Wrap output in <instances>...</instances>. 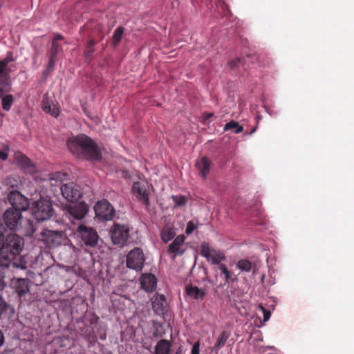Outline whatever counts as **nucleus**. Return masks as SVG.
<instances>
[{
  "label": "nucleus",
  "mask_w": 354,
  "mask_h": 354,
  "mask_svg": "<svg viewBox=\"0 0 354 354\" xmlns=\"http://www.w3.org/2000/svg\"><path fill=\"white\" fill-rule=\"evenodd\" d=\"M179 353H180V351H177V352H176V354H179Z\"/></svg>",
  "instance_id": "obj_53"
},
{
  "label": "nucleus",
  "mask_w": 354,
  "mask_h": 354,
  "mask_svg": "<svg viewBox=\"0 0 354 354\" xmlns=\"http://www.w3.org/2000/svg\"><path fill=\"white\" fill-rule=\"evenodd\" d=\"M64 37L61 35H56L52 41L51 47L49 51V55L50 57H56L57 55L58 51L59 48H61L60 45L59 44L58 41L59 40H62Z\"/></svg>",
  "instance_id": "obj_25"
},
{
  "label": "nucleus",
  "mask_w": 354,
  "mask_h": 354,
  "mask_svg": "<svg viewBox=\"0 0 354 354\" xmlns=\"http://www.w3.org/2000/svg\"><path fill=\"white\" fill-rule=\"evenodd\" d=\"M124 28L122 26L118 27L112 36V43L113 45L115 47L118 46V44L120 43L122 35L124 34Z\"/></svg>",
  "instance_id": "obj_30"
},
{
  "label": "nucleus",
  "mask_w": 354,
  "mask_h": 354,
  "mask_svg": "<svg viewBox=\"0 0 354 354\" xmlns=\"http://www.w3.org/2000/svg\"><path fill=\"white\" fill-rule=\"evenodd\" d=\"M195 166L201 178L205 179L210 171L212 161L208 156H201L197 159Z\"/></svg>",
  "instance_id": "obj_14"
},
{
  "label": "nucleus",
  "mask_w": 354,
  "mask_h": 354,
  "mask_svg": "<svg viewBox=\"0 0 354 354\" xmlns=\"http://www.w3.org/2000/svg\"><path fill=\"white\" fill-rule=\"evenodd\" d=\"M5 230L4 224L0 223V268L2 269H7L10 266L15 267L12 260L24 245V239L15 234H10L4 239Z\"/></svg>",
  "instance_id": "obj_1"
},
{
  "label": "nucleus",
  "mask_w": 354,
  "mask_h": 354,
  "mask_svg": "<svg viewBox=\"0 0 354 354\" xmlns=\"http://www.w3.org/2000/svg\"><path fill=\"white\" fill-rule=\"evenodd\" d=\"M13 285L15 288V291L19 297H24L26 293L29 292V280L28 279H17Z\"/></svg>",
  "instance_id": "obj_19"
},
{
  "label": "nucleus",
  "mask_w": 354,
  "mask_h": 354,
  "mask_svg": "<svg viewBox=\"0 0 354 354\" xmlns=\"http://www.w3.org/2000/svg\"><path fill=\"white\" fill-rule=\"evenodd\" d=\"M259 308L262 310V312L263 313V322H268L271 315L270 311L267 310L262 306H260Z\"/></svg>",
  "instance_id": "obj_37"
},
{
  "label": "nucleus",
  "mask_w": 354,
  "mask_h": 354,
  "mask_svg": "<svg viewBox=\"0 0 354 354\" xmlns=\"http://www.w3.org/2000/svg\"><path fill=\"white\" fill-rule=\"evenodd\" d=\"M201 254L212 264H219L225 258L223 253L210 248L207 242L201 244Z\"/></svg>",
  "instance_id": "obj_8"
},
{
  "label": "nucleus",
  "mask_w": 354,
  "mask_h": 354,
  "mask_svg": "<svg viewBox=\"0 0 354 354\" xmlns=\"http://www.w3.org/2000/svg\"><path fill=\"white\" fill-rule=\"evenodd\" d=\"M55 62H56V57H50V55H49V61H48V64L47 66L48 71L50 72L53 70L54 66L55 65Z\"/></svg>",
  "instance_id": "obj_36"
},
{
  "label": "nucleus",
  "mask_w": 354,
  "mask_h": 354,
  "mask_svg": "<svg viewBox=\"0 0 354 354\" xmlns=\"http://www.w3.org/2000/svg\"><path fill=\"white\" fill-rule=\"evenodd\" d=\"M218 265H219L218 268L221 270L222 274L225 275L226 274H227V272H229V270L225 264L219 263Z\"/></svg>",
  "instance_id": "obj_45"
},
{
  "label": "nucleus",
  "mask_w": 354,
  "mask_h": 354,
  "mask_svg": "<svg viewBox=\"0 0 354 354\" xmlns=\"http://www.w3.org/2000/svg\"><path fill=\"white\" fill-rule=\"evenodd\" d=\"M176 235L174 228L169 225H165L160 233L161 239L165 243H168L172 240Z\"/></svg>",
  "instance_id": "obj_22"
},
{
  "label": "nucleus",
  "mask_w": 354,
  "mask_h": 354,
  "mask_svg": "<svg viewBox=\"0 0 354 354\" xmlns=\"http://www.w3.org/2000/svg\"><path fill=\"white\" fill-rule=\"evenodd\" d=\"M225 281L227 283H229L230 281H235L237 280V278L236 277H233V273L230 271H229V272H227V274H226L225 275Z\"/></svg>",
  "instance_id": "obj_41"
},
{
  "label": "nucleus",
  "mask_w": 354,
  "mask_h": 354,
  "mask_svg": "<svg viewBox=\"0 0 354 354\" xmlns=\"http://www.w3.org/2000/svg\"><path fill=\"white\" fill-rule=\"evenodd\" d=\"M237 268L244 272H250L252 269V263L248 259H241L236 263Z\"/></svg>",
  "instance_id": "obj_32"
},
{
  "label": "nucleus",
  "mask_w": 354,
  "mask_h": 354,
  "mask_svg": "<svg viewBox=\"0 0 354 354\" xmlns=\"http://www.w3.org/2000/svg\"><path fill=\"white\" fill-rule=\"evenodd\" d=\"M5 269H2L0 268V290H3V288H4L5 286V283H4V281H3V279H4V270Z\"/></svg>",
  "instance_id": "obj_43"
},
{
  "label": "nucleus",
  "mask_w": 354,
  "mask_h": 354,
  "mask_svg": "<svg viewBox=\"0 0 354 354\" xmlns=\"http://www.w3.org/2000/svg\"><path fill=\"white\" fill-rule=\"evenodd\" d=\"M10 69L8 68V64H6V63H4L3 62H2L1 60L0 61V76L4 75H10Z\"/></svg>",
  "instance_id": "obj_34"
},
{
  "label": "nucleus",
  "mask_w": 354,
  "mask_h": 354,
  "mask_svg": "<svg viewBox=\"0 0 354 354\" xmlns=\"http://www.w3.org/2000/svg\"><path fill=\"white\" fill-rule=\"evenodd\" d=\"M3 340H4V338H3V333H2V332L0 330V346L3 344Z\"/></svg>",
  "instance_id": "obj_49"
},
{
  "label": "nucleus",
  "mask_w": 354,
  "mask_h": 354,
  "mask_svg": "<svg viewBox=\"0 0 354 354\" xmlns=\"http://www.w3.org/2000/svg\"><path fill=\"white\" fill-rule=\"evenodd\" d=\"M75 234L80 239L82 245L95 247L97 244L99 236L96 230L91 227L80 225Z\"/></svg>",
  "instance_id": "obj_4"
},
{
  "label": "nucleus",
  "mask_w": 354,
  "mask_h": 354,
  "mask_svg": "<svg viewBox=\"0 0 354 354\" xmlns=\"http://www.w3.org/2000/svg\"><path fill=\"white\" fill-rule=\"evenodd\" d=\"M111 236L115 245H124L129 237V226L115 223L111 230Z\"/></svg>",
  "instance_id": "obj_5"
},
{
  "label": "nucleus",
  "mask_w": 354,
  "mask_h": 354,
  "mask_svg": "<svg viewBox=\"0 0 354 354\" xmlns=\"http://www.w3.org/2000/svg\"><path fill=\"white\" fill-rule=\"evenodd\" d=\"M11 91V86L10 82V75H1L0 76V97L4 93H9Z\"/></svg>",
  "instance_id": "obj_24"
},
{
  "label": "nucleus",
  "mask_w": 354,
  "mask_h": 354,
  "mask_svg": "<svg viewBox=\"0 0 354 354\" xmlns=\"http://www.w3.org/2000/svg\"><path fill=\"white\" fill-rule=\"evenodd\" d=\"M0 158H1V160H6L7 159L8 156H0Z\"/></svg>",
  "instance_id": "obj_50"
},
{
  "label": "nucleus",
  "mask_w": 354,
  "mask_h": 354,
  "mask_svg": "<svg viewBox=\"0 0 354 354\" xmlns=\"http://www.w3.org/2000/svg\"><path fill=\"white\" fill-rule=\"evenodd\" d=\"M241 62V60L240 58H236L229 62V66L232 69L234 68L240 64Z\"/></svg>",
  "instance_id": "obj_40"
},
{
  "label": "nucleus",
  "mask_w": 354,
  "mask_h": 354,
  "mask_svg": "<svg viewBox=\"0 0 354 354\" xmlns=\"http://www.w3.org/2000/svg\"><path fill=\"white\" fill-rule=\"evenodd\" d=\"M88 210V205L84 202H80L75 205H70L68 212L72 217L75 219L80 220L85 216Z\"/></svg>",
  "instance_id": "obj_17"
},
{
  "label": "nucleus",
  "mask_w": 354,
  "mask_h": 354,
  "mask_svg": "<svg viewBox=\"0 0 354 354\" xmlns=\"http://www.w3.org/2000/svg\"><path fill=\"white\" fill-rule=\"evenodd\" d=\"M224 131H232V132L234 133H239L243 131V127L241 125H239L237 122L231 120L225 124Z\"/></svg>",
  "instance_id": "obj_29"
},
{
  "label": "nucleus",
  "mask_w": 354,
  "mask_h": 354,
  "mask_svg": "<svg viewBox=\"0 0 354 354\" xmlns=\"http://www.w3.org/2000/svg\"><path fill=\"white\" fill-rule=\"evenodd\" d=\"M146 186L147 185L144 182H135L132 187V192L139 201H141L146 206H148L149 205V195Z\"/></svg>",
  "instance_id": "obj_13"
},
{
  "label": "nucleus",
  "mask_w": 354,
  "mask_h": 354,
  "mask_svg": "<svg viewBox=\"0 0 354 354\" xmlns=\"http://www.w3.org/2000/svg\"><path fill=\"white\" fill-rule=\"evenodd\" d=\"M42 110L46 113L50 114L55 118H57L59 114V108L55 105H51L47 98H44L41 104Z\"/></svg>",
  "instance_id": "obj_21"
},
{
  "label": "nucleus",
  "mask_w": 354,
  "mask_h": 354,
  "mask_svg": "<svg viewBox=\"0 0 354 354\" xmlns=\"http://www.w3.org/2000/svg\"><path fill=\"white\" fill-rule=\"evenodd\" d=\"M60 176H61V174L59 172H57L53 174L52 178L53 179H58V178H60Z\"/></svg>",
  "instance_id": "obj_48"
},
{
  "label": "nucleus",
  "mask_w": 354,
  "mask_h": 354,
  "mask_svg": "<svg viewBox=\"0 0 354 354\" xmlns=\"http://www.w3.org/2000/svg\"><path fill=\"white\" fill-rule=\"evenodd\" d=\"M97 43V41L94 39H91L84 50V56L86 59L91 58L93 56V54L95 52V46Z\"/></svg>",
  "instance_id": "obj_31"
},
{
  "label": "nucleus",
  "mask_w": 354,
  "mask_h": 354,
  "mask_svg": "<svg viewBox=\"0 0 354 354\" xmlns=\"http://www.w3.org/2000/svg\"><path fill=\"white\" fill-rule=\"evenodd\" d=\"M192 354H200V342H196L192 348Z\"/></svg>",
  "instance_id": "obj_39"
},
{
  "label": "nucleus",
  "mask_w": 354,
  "mask_h": 354,
  "mask_svg": "<svg viewBox=\"0 0 354 354\" xmlns=\"http://www.w3.org/2000/svg\"><path fill=\"white\" fill-rule=\"evenodd\" d=\"M10 152L9 146L7 144H2V148L0 150V155H8Z\"/></svg>",
  "instance_id": "obj_44"
},
{
  "label": "nucleus",
  "mask_w": 354,
  "mask_h": 354,
  "mask_svg": "<svg viewBox=\"0 0 354 354\" xmlns=\"http://www.w3.org/2000/svg\"><path fill=\"white\" fill-rule=\"evenodd\" d=\"M8 201L12 209L19 212L26 210L29 207V202L26 197L17 191L10 192L8 195Z\"/></svg>",
  "instance_id": "obj_10"
},
{
  "label": "nucleus",
  "mask_w": 354,
  "mask_h": 354,
  "mask_svg": "<svg viewBox=\"0 0 354 354\" xmlns=\"http://www.w3.org/2000/svg\"><path fill=\"white\" fill-rule=\"evenodd\" d=\"M14 155H19V156H21V155H24V154H23V153H19V152L18 153H15V154H14Z\"/></svg>",
  "instance_id": "obj_52"
},
{
  "label": "nucleus",
  "mask_w": 354,
  "mask_h": 354,
  "mask_svg": "<svg viewBox=\"0 0 354 354\" xmlns=\"http://www.w3.org/2000/svg\"><path fill=\"white\" fill-rule=\"evenodd\" d=\"M87 157H88V158H86V160H101L102 156H87Z\"/></svg>",
  "instance_id": "obj_46"
},
{
  "label": "nucleus",
  "mask_w": 354,
  "mask_h": 354,
  "mask_svg": "<svg viewBox=\"0 0 354 354\" xmlns=\"http://www.w3.org/2000/svg\"><path fill=\"white\" fill-rule=\"evenodd\" d=\"M19 161L21 162L24 167V171L29 173H34L35 171V167L34 164L28 159V156H20Z\"/></svg>",
  "instance_id": "obj_28"
},
{
  "label": "nucleus",
  "mask_w": 354,
  "mask_h": 354,
  "mask_svg": "<svg viewBox=\"0 0 354 354\" xmlns=\"http://www.w3.org/2000/svg\"><path fill=\"white\" fill-rule=\"evenodd\" d=\"M94 209L96 216L101 221H111L115 216V210L106 200L98 201Z\"/></svg>",
  "instance_id": "obj_7"
},
{
  "label": "nucleus",
  "mask_w": 354,
  "mask_h": 354,
  "mask_svg": "<svg viewBox=\"0 0 354 354\" xmlns=\"http://www.w3.org/2000/svg\"><path fill=\"white\" fill-rule=\"evenodd\" d=\"M172 200L175 204L178 206L185 205L187 203L186 197L182 195H174L172 196Z\"/></svg>",
  "instance_id": "obj_33"
},
{
  "label": "nucleus",
  "mask_w": 354,
  "mask_h": 354,
  "mask_svg": "<svg viewBox=\"0 0 354 354\" xmlns=\"http://www.w3.org/2000/svg\"><path fill=\"white\" fill-rule=\"evenodd\" d=\"M61 192L65 199L72 203L78 201L82 194L80 187L74 183L62 185Z\"/></svg>",
  "instance_id": "obj_9"
},
{
  "label": "nucleus",
  "mask_w": 354,
  "mask_h": 354,
  "mask_svg": "<svg viewBox=\"0 0 354 354\" xmlns=\"http://www.w3.org/2000/svg\"><path fill=\"white\" fill-rule=\"evenodd\" d=\"M21 218V214L12 209H7L3 214V221L5 225L11 230L17 228Z\"/></svg>",
  "instance_id": "obj_12"
},
{
  "label": "nucleus",
  "mask_w": 354,
  "mask_h": 354,
  "mask_svg": "<svg viewBox=\"0 0 354 354\" xmlns=\"http://www.w3.org/2000/svg\"><path fill=\"white\" fill-rule=\"evenodd\" d=\"M140 284L146 292H152L156 288L157 279L153 274L145 273L140 277Z\"/></svg>",
  "instance_id": "obj_16"
},
{
  "label": "nucleus",
  "mask_w": 354,
  "mask_h": 354,
  "mask_svg": "<svg viewBox=\"0 0 354 354\" xmlns=\"http://www.w3.org/2000/svg\"><path fill=\"white\" fill-rule=\"evenodd\" d=\"M4 63L8 65L9 63L15 61V58L13 57V53L11 51H9L7 53L6 57L1 60Z\"/></svg>",
  "instance_id": "obj_38"
},
{
  "label": "nucleus",
  "mask_w": 354,
  "mask_h": 354,
  "mask_svg": "<svg viewBox=\"0 0 354 354\" xmlns=\"http://www.w3.org/2000/svg\"><path fill=\"white\" fill-rule=\"evenodd\" d=\"M257 129V127L254 128L250 133V134H252Z\"/></svg>",
  "instance_id": "obj_51"
},
{
  "label": "nucleus",
  "mask_w": 354,
  "mask_h": 354,
  "mask_svg": "<svg viewBox=\"0 0 354 354\" xmlns=\"http://www.w3.org/2000/svg\"><path fill=\"white\" fill-rule=\"evenodd\" d=\"M196 226L193 221H189L187 224L185 233L187 234H192L194 232V230L196 229Z\"/></svg>",
  "instance_id": "obj_35"
},
{
  "label": "nucleus",
  "mask_w": 354,
  "mask_h": 354,
  "mask_svg": "<svg viewBox=\"0 0 354 354\" xmlns=\"http://www.w3.org/2000/svg\"><path fill=\"white\" fill-rule=\"evenodd\" d=\"M30 210L34 218L38 221L48 220L54 214L50 201L44 198L34 201L30 207Z\"/></svg>",
  "instance_id": "obj_3"
},
{
  "label": "nucleus",
  "mask_w": 354,
  "mask_h": 354,
  "mask_svg": "<svg viewBox=\"0 0 354 354\" xmlns=\"http://www.w3.org/2000/svg\"><path fill=\"white\" fill-rule=\"evenodd\" d=\"M186 292L187 295L197 300L203 299L205 295V292L202 289L192 286L186 287Z\"/></svg>",
  "instance_id": "obj_23"
},
{
  "label": "nucleus",
  "mask_w": 354,
  "mask_h": 354,
  "mask_svg": "<svg viewBox=\"0 0 354 354\" xmlns=\"http://www.w3.org/2000/svg\"><path fill=\"white\" fill-rule=\"evenodd\" d=\"M167 300L163 295L156 294L152 299V307L154 313L161 315L167 310Z\"/></svg>",
  "instance_id": "obj_18"
},
{
  "label": "nucleus",
  "mask_w": 354,
  "mask_h": 354,
  "mask_svg": "<svg viewBox=\"0 0 354 354\" xmlns=\"http://www.w3.org/2000/svg\"><path fill=\"white\" fill-rule=\"evenodd\" d=\"M145 258L142 250L140 248H135L127 255V266L136 271L142 269Z\"/></svg>",
  "instance_id": "obj_6"
},
{
  "label": "nucleus",
  "mask_w": 354,
  "mask_h": 354,
  "mask_svg": "<svg viewBox=\"0 0 354 354\" xmlns=\"http://www.w3.org/2000/svg\"><path fill=\"white\" fill-rule=\"evenodd\" d=\"M41 241L47 248H53L62 244V235L57 232L45 230L41 233Z\"/></svg>",
  "instance_id": "obj_11"
},
{
  "label": "nucleus",
  "mask_w": 354,
  "mask_h": 354,
  "mask_svg": "<svg viewBox=\"0 0 354 354\" xmlns=\"http://www.w3.org/2000/svg\"><path fill=\"white\" fill-rule=\"evenodd\" d=\"M229 337H230V334L227 331H225V330L223 331L218 336V337L213 347L214 350L217 352L221 348H223L225 346Z\"/></svg>",
  "instance_id": "obj_27"
},
{
  "label": "nucleus",
  "mask_w": 354,
  "mask_h": 354,
  "mask_svg": "<svg viewBox=\"0 0 354 354\" xmlns=\"http://www.w3.org/2000/svg\"><path fill=\"white\" fill-rule=\"evenodd\" d=\"M8 93H3L2 96L0 97L1 99V105L3 110L8 111L10 110L11 106L14 102L13 95L8 94Z\"/></svg>",
  "instance_id": "obj_26"
},
{
  "label": "nucleus",
  "mask_w": 354,
  "mask_h": 354,
  "mask_svg": "<svg viewBox=\"0 0 354 354\" xmlns=\"http://www.w3.org/2000/svg\"><path fill=\"white\" fill-rule=\"evenodd\" d=\"M71 153L83 152L85 155H101V147L95 140L84 133L72 136L66 140Z\"/></svg>",
  "instance_id": "obj_2"
},
{
  "label": "nucleus",
  "mask_w": 354,
  "mask_h": 354,
  "mask_svg": "<svg viewBox=\"0 0 354 354\" xmlns=\"http://www.w3.org/2000/svg\"><path fill=\"white\" fill-rule=\"evenodd\" d=\"M213 115H214L213 113H204L203 118H204V120H207L209 118H211L212 117H213Z\"/></svg>",
  "instance_id": "obj_47"
},
{
  "label": "nucleus",
  "mask_w": 354,
  "mask_h": 354,
  "mask_svg": "<svg viewBox=\"0 0 354 354\" xmlns=\"http://www.w3.org/2000/svg\"><path fill=\"white\" fill-rule=\"evenodd\" d=\"M7 304L1 296H0V315L6 310Z\"/></svg>",
  "instance_id": "obj_42"
},
{
  "label": "nucleus",
  "mask_w": 354,
  "mask_h": 354,
  "mask_svg": "<svg viewBox=\"0 0 354 354\" xmlns=\"http://www.w3.org/2000/svg\"><path fill=\"white\" fill-rule=\"evenodd\" d=\"M185 239V238L184 235L177 236L173 242L169 245L167 252L174 254V258L178 255H183L185 252V249L183 248Z\"/></svg>",
  "instance_id": "obj_15"
},
{
  "label": "nucleus",
  "mask_w": 354,
  "mask_h": 354,
  "mask_svg": "<svg viewBox=\"0 0 354 354\" xmlns=\"http://www.w3.org/2000/svg\"><path fill=\"white\" fill-rule=\"evenodd\" d=\"M171 350V342L167 339H160L154 348L153 354H169Z\"/></svg>",
  "instance_id": "obj_20"
}]
</instances>
